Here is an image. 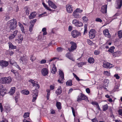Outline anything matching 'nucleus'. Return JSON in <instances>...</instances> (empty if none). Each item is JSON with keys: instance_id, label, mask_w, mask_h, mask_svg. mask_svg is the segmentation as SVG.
Returning a JSON list of instances; mask_svg holds the SVG:
<instances>
[{"instance_id": "nucleus-1", "label": "nucleus", "mask_w": 122, "mask_h": 122, "mask_svg": "<svg viewBox=\"0 0 122 122\" xmlns=\"http://www.w3.org/2000/svg\"><path fill=\"white\" fill-rule=\"evenodd\" d=\"M9 22L10 25L9 28L11 30L15 29L17 26V22L16 20L14 19L10 20Z\"/></svg>"}, {"instance_id": "nucleus-2", "label": "nucleus", "mask_w": 122, "mask_h": 122, "mask_svg": "<svg viewBox=\"0 0 122 122\" xmlns=\"http://www.w3.org/2000/svg\"><path fill=\"white\" fill-rule=\"evenodd\" d=\"M2 81V82L1 81V82H2L3 83L7 84L11 82L12 81V79L11 77L9 76L2 78L0 80V81Z\"/></svg>"}, {"instance_id": "nucleus-3", "label": "nucleus", "mask_w": 122, "mask_h": 122, "mask_svg": "<svg viewBox=\"0 0 122 122\" xmlns=\"http://www.w3.org/2000/svg\"><path fill=\"white\" fill-rule=\"evenodd\" d=\"M70 44L71 46L70 48H68V50L70 52H71L76 49L77 46L76 44L72 41H71Z\"/></svg>"}, {"instance_id": "nucleus-4", "label": "nucleus", "mask_w": 122, "mask_h": 122, "mask_svg": "<svg viewBox=\"0 0 122 122\" xmlns=\"http://www.w3.org/2000/svg\"><path fill=\"white\" fill-rule=\"evenodd\" d=\"M72 36L74 38H76L79 36H80L81 33L76 30H74L71 32Z\"/></svg>"}, {"instance_id": "nucleus-5", "label": "nucleus", "mask_w": 122, "mask_h": 122, "mask_svg": "<svg viewBox=\"0 0 122 122\" xmlns=\"http://www.w3.org/2000/svg\"><path fill=\"white\" fill-rule=\"evenodd\" d=\"M36 21V19H34L33 20H31L30 23L31 24L29 27V31L30 32H31L33 30V27Z\"/></svg>"}, {"instance_id": "nucleus-6", "label": "nucleus", "mask_w": 122, "mask_h": 122, "mask_svg": "<svg viewBox=\"0 0 122 122\" xmlns=\"http://www.w3.org/2000/svg\"><path fill=\"white\" fill-rule=\"evenodd\" d=\"M28 59L27 57L25 55L21 57L20 58V60L22 61L23 64H24L27 63Z\"/></svg>"}, {"instance_id": "nucleus-7", "label": "nucleus", "mask_w": 122, "mask_h": 122, "mask_svg": "<svg viewBox=\"0 0 122 122\" xmlns=\"http://www.w3.org/2000/svg\"><path fill=\"white\" fill-rule=\"evenodd\" d=\"M9 64L8 62L5 61H0V66L3 67H5Z\"/></svg>"}, {"instance_id": "nucleus-8", "label": "nucleus", "mask_w": 122, "mask_h": 122, "mask_svg": "<svg viewBox=\"0 0 122 122\" xmlns=\"http://www.w3.org/2000/svg\"><path fill=\"white\" fill-rule=\"evenodd\" d=\"M112 65L110 63L105 61L103 63V67L106 68H111L112 67Z\"/></svg>"}, {"instance_id": "nucleus-9", "label": "nucleus", "mask_w": 122, "mask_h": 122, "mask_svg": "<svg viewBox=\"0 0 122 122\" xmlns=\"http://www.w3.org/2000/svg\"><path fill=\"white\" fill-rule=\"evenodd\" d=\"M89 36L91 39L94 38L95 36V30L93 29L91 30L89 32Z\"/></svg>"}, {"instance_id": "nucleus-10", "label": "nucleus", "mask_w": 122, "mask_h": 122, "mask_svg": "<svg viewBox=\"0 0 122 122\" xmlns=\"http://www.w3.org/2000/svg\"><path fill=\"white\" fill-rule=\"evenodd\" d=\"M41 73L43 76H46L48 73V70L47 69L45 68L42 69L41 70Z\"/></svg>"}, {"instance_id": "nucleus-11", "label": "nucleus", "mask_w": 122, "mask_h": 122, "mask_svg": "<svg viewBox=\"0 0 122 122\" xmlns=\"http://www.w3.org/2000/svg\"><path fill=\"white\" fill-rule=\"evenodd\" d=\"M116 3L117 5L116 8L118 9H120L122 5V0H116Z\"/></svg>"}, {"instance_id": "nucleus-12", "label": "nucleus", "mask_w": 122, "mask_h": 122, "mask_svg": "<svg viewBox=\"0 0 122 122\" xmlns=\"http://www.w3.org/2000/svg\"><path fill=\"white\" fill-rule=\"evenodd\" d=\"M34 92H35V93H34V94L33 95V98L32 100L33 102H34L35 101L37 97L38 96V91L37 90H34Z\"/></svg>"}, {"instance_id": "nucleus-13", "label": "nucleus", "mask_w": 122, "mask_h": 122, "mask_svg": "<svg viewBox=\"0 0 122 122\" xmlns=\"http://www.w3.org/2000/svg\"><path fill=\"white\" fill-rule=\"evenodd\" d=\"M107 5H104L102 7L101 11L103 13H107Z\"/></svg>"}, {"instance_id": "nucleus-14", "label": "nucleus", "mask_w": 122, "mask_h": 122, "mask_svg": "<svg viewBox=\"0 0 122 122\" xmlns=\"http://www.w3.org/2000/svg\"><path fill=\"white\" fill-rule=\"evenodd\" d=\"M37 13L35 12H33L31 13L29 16V19L30 20L34 18L36 16Z\"/></svg>"}, {"instance_id": "nucleus-15", "label": "nucleus", "mask_w": 122, "mask_h": 122, "mask_svg": "<svg viewBox=\"0 0 122 122\" xmlns=\"http://www.w3.org/2000/svg\"><path fill=\"white\" fill-rule=\"evenodd\" d=\"M103 33L106 36L108 37H110V34L109 32V31L108 29H106L104 30L103 31Z\"/></svg>"}, {"instance_id": "nucleus-16", "label": "nucleus", "mask_w": 122, "mask_h": 122, "mask_svg": "<svg viewBox=\"0 0 122 122\" xmlns=\"http://www.w3.org/2000/svg\"><path fill=\"white\" fill-rule=\"evenodd\" d=\"M66 56L73 61H75V60L72 57L70 53L69 52H68L66 53Z\"/></svg>"}, {"instance_id": "nucleus-17", "label": "nucleus", "mask_w": 122, "mask_h": 122, "mask_svg": "<svg viewBox=\"0 0 122 122\" xmlns=\"http://www.w3.org/2000/svg\"><path fill=\"white\" fill-rule=\"evenodd\" d=\"M66 10L69 13H71L73 11L72 7L70 5L66 6Z\"/></svg>"}, {"instance_id": "nucleus-18", "label": "nucleus", "mask_w": 122, "mask_h": 122, "mask_svg": "<svg viewBox=\"0 0 122 122\" xmlns=\"http://www.w3.org/2000/svg\"><path fill=\"white\" fill-rule=\"evenodd\" d=\"M9 49H14L16 48V46L13 45L10 42H9Z\"/></svg>"}, {"instance_id": "nucleus-19", "label": "nucleus", "mask_w": 122, "mask_h": 122, "mask_svg": "<svg viewBox=\"0 0 122 122\" xmlns=\"http://www.w3.org/2000/svg\"><path fill=\"white\" fill-rule=\"evenodd\" d=\"M59 74L60 75V77L62 79L61 80L64 79V74L63 72L61 70H60L59 71Z\"/></svg>"}, {"instance_id": "nucleus-20", "label": "nucleus", "mask_w": 122, "mask_h": 122, "mask_svg": "<svg viewBox=\"0 0 122 122\" xmlns=\"http://www.w3.org/2000/svg\"><path fill=\"white\" fill-rule=\"evenodd\" d=\"M79 13L76 12L75 11H74L73 12V15L74 17L75 18H79L80 17V15L79 14Z\"/></svg>"}, {"instance_id": "nucleus-21", "label": "nucleus", "mask_w": 122, "mask_h": 122, "mask_svg": "<svg viewBox=\"0 0 122 122\" xmlns=\"http://www.w3.org/2000/svg\"><path fill=\"white\" fill-rule=\"evenodd\" d=\"M15 87H13L11 88L10 92H9V94L11 95H12L15 92Z\"/></svg>"}, {"instance_id": "nucleus-22", "label": "nucleus", "mask_w": 122, "mask_h": 122, "mask_svg": "<svg viewBox=\"0 0 122 122\" xmlns=\"http://www.w3.org/2000/svg\"><path fill=\"white\" fill-rule=\"evenodd\" d=\"M62 92V89L61 86H59L56 92V93L57 94H60Z\"/></svg>"}, {"instance_id": "nucleus-23", "label": "nucleus", "mask_w": 122, "mask_h": 122, "mask_svg": "<svg viewBox=\"0 0 122 122\" xmlns=\"http://www.w3.org/2000/svg\"><path fill=\"white\" fill-rule=\"evenodd\" d=\"M86 62H80L78 63L77 65L78 67H80L82 66L83 65H86Z\"/></svg>"}, {"instance_id": "nucleus-24", "label": "nucleus", "mask_w": 122, "mask_h": 122, "mask_svg": "<svg viewBox=\"0 0 122 122\" xmlns=\"http://www.w3.org/2000/svg\"><path fill=\"white\" fill-rule=\"evenodd\" d=\"M56 106L58 109L60 110L61 109V102H57L56 104Z\"/></svg>"}, {"instance_id": "nucleus-25", "label": "nucleus", "mask_w": 122, "mask_h": 122, "mask_svg": "<svg viewBox=\"0 0 122 122\" xmlns=\"http://www.w3.org/2000/svg\"><path fill=\"white\" fill-rule=\"evenodd\" d=\"M80 97L81 98V100H86L87 99V97L84 94L82 93L81 94Z\"/></svg>"}, {"instance_id": "nucleus-26", "label": "nucleus", "mask_w": 122, "mask_h": 122, "mask_svg": "<svg viewBox=\"0 0 122 122\" xmlns=\"http://www.w3.org/2000/svg\"><path fill=\"white\" fill-rule=\"evenodd\" d=\"M72 81L71 80H69L66 82V85L68 86H71L72 85Z\"/></svg>"}, {"instance_id": "nucleus-27", "label": "nucleus", "mask_w": 122, "mask_h": 122, "mask_svg": "<svg viewBox=\"0 0 122 122\" xmlns=\"http://www.w3.org/2000/svg\"><path fill=\"white\" fill-rule=\"evenodd\" d=\"M83 25L82 23L80 21H78L76 26L77 27H81Z\"/></svg>"}, {"instance_id": "nucleus-28", "label": "nucleus", "mask_w": 122, "mask_h": 122, "mask_svg": "<svg viewBox=\"0 0 122 122\" xmlns=\"http://www.w3.org/2000/svg\"><path fill=\"white\" fill-rule=\"evenodd\" d=\"M88 62L90 63H94V59L92 57L89 58L88 60Z\"/></svg>"}, {"instance_id": "nucleus-29", "label": "nucleus", "mask_w": 122, "mask_h": 122, "mask_svg": "<svg viewBox=\"0 0 122 122\" xmlns=\"http://www.w3.org/2000/svg\"><path fill=\"white\" fill-rule=\"evenodd\" d=\"M19 26L20 27L21 30L22 32L25 33V31L24 28L22 25L21 24L19 23Z\"/></svg>"}, {"instance_id": "nucleus-30", "label": "nucleus", "mask_w": 122, "mask_h": 122, "mask_svg": "<svg viewBox=\"0 0 122 122\" xmlns=\"http://www.w3.org/2000/svg\"><path fill=\"white\" fill-rule=\"evenodd\" d=\"M102 109L103 111H105L107 110L108 108V105L107 104H106L104 106H102Z\"/></svg>"}, {"instance_id": "nucleus-31", "label": "nucleus", "mask_w": 122, "mask_h": 122, "mask_svg": "<svg viewBox=\"0 0 122 122\" xmlns=\"http://www.w3.org/2000/svg\"><path fill=\"white\" fill-rule=\"evenodd\" d=\"M21 92L22 93L26 95H28L29 94V92L28 91L26 90H22L21 91Z\"/></svg>"}, {"instance_id": "nucleus-32", "label": "nucleus", "mask_w": 122, "mask_h": 122, "mask_svg": "<svg viewBox=\"0 0 122 122\" xmlns=\"http://www.w3.org/2000/svg\"><path fill=\"white\" fill-rule=\"evenodd\" d=\"M118 36L120 39L122 37V30H120L118 32Z\"/></svg>"}, {"instance_id": "nucleus-33", "label": "nucleus", "mask_w": 122, "mask_h": 122, "mask_svg": "<svg viewBox=\"0 0 122 122\" xmlns=\"http://www.w3.org/2000/svg\"><path fill=\"white\" fill-rule=\"evenodd\" d=\"M115 49V47L114 46H112L109 49L108 51L111 53H113L114 52V50Z\"/></svg>"}, {"instance_id": "nucleus-34", "label": "nucleus", "mask_w": 122, "mask_h": 122, "mask_svg": "<svg viewBox=\"0 0 122 122\" xmlns=\"http://www.w3.org/2000/svg\"><path fill=\"white\" fill-rule=\"evenodd\" d=\"M56 71L57 69L56 67L54 66L52 68V70L51 71V72L53 74H54L56 72Z\"/></svg>"}, {"instance_id": "nucleus-35", "label": "nucleus", "mask_w": 122, "mask_h": 122, "mask_svg": "<svg viewBox=\"0 0 122 122\" xmlns=\"http://www.w3.org/2000/svg\"><path fill=\"white\" fill-rule=\"evenodd\" d=\"M29 81L31 82L32 84H33L32 86L33 87L35 86L36 84V83H35V81L33 80L30 79L29 80Z\"/></svg>"}, {"instance_id": "nucleus-36", "label": "nucleus", "mask_w": 122, "mask_h": 122, "mask_svg": "<svg viewBox=\"0 0 122 122\" xmlns=\"http://www.w3.org/2000/svg\"><path fill=\"white\" fill-rule=\"evenodd\" d=\"M64 49L63 48L61 47H58L56 49L57 51L59 52L62 51Z\"/></svg>"}, {"instance_id": "nucleus-37", "label": "nucleus", "mask_w": 122, "mask_h": 122, "mask_svg": "<svg viewBox=\"0 0 122 122\" xmlns=\"http://www.w3.org/2000/svg\"><path fill=\"white\" fill-rule=\"evenodd\" d=\"M10 64L14 65H16V62L12 60H10Z\"/></svg>"}, {"instance_id": "nucleus-38", "label": "nucleus", "mask_w": 122, "mask_h": 122, "mask_svg": "<svg viewBox=\"0 0 122 122\" xmlns=\"http://www.w3.org/2000/svg\"><path fill=\"white\" fill-rule=\"evenodd\" d=\"M42 4L46 9L49 10L51 11V10L50 9L49 7H47V6L44 3H43Z\"/></svg>"}, {"instance_id": "nucleus-39", "label": "nucleus", "mask_w": 122, "mask_h": 122, "mask_svg": "<svg viewBox=\"0 0 122 122\" xmlns=\"http://www.w3.org/2000/svg\"><path fill=\"white\" fill-rule=\"evenodd\" d=\"M87 42L89 45H90L92 46L93 44H93L89 39H87Z\"/></svg>"}, {"instance_id": "nucleus-40", "label": "nucleus", "mask_w": 122, "mask_h": 122, "mask_svg": "<svg viewBox=\"0 0 122 122\" xmlns=\"http://www.w3.org/2000/svg\"><path fill=\"white\" fill-rule=\"evenodd\" d=\"M15 36L13 34H11L9 37V40H12L14 39Z\"/></svg>"}, {"instance_id": "nucleus-41", "label": "nucleus", "mask_w": 122, "mask_h": 122, "mask_svg": "<svg viewBox=\"0 0 122 122\" xmlns=\"http://www.w3.org/2000/svg\"><path fill=\"white\" fill-rule=\"evenodd\" d=\"M74 11H75L76 12L79 13H81L83 11L82 10H80V9L79 8H77Z\"/></svg>"}, {"instance_id": "nucleus-42", "label": "nucleus", "mask_w": 122, "mask_h": 122, "mask_svg": "<svg viewBox=\"0 0 122 122\" xmlns=\"http://www.w3.org/2000/svg\"><path fill=\"white\" fill-rule=\"evenodd\" d=\"M5 90H0V94L2 96H3L4 95L6 94V92L5 91Z\"/></svg>"}, {"instance_id": "nucleus-43", "label": "nucleus", "mask_w": 122, "mask_h": 122, "mask_svg": "<svg viewBox=\"0 0 122 122\" xmlns=\"http://www.w3.org/2000/svg\"><path fill=\"white\" fill-rule=\"evenodd\" d=\"M29 116V114L28 113H25L23 117L24 118H26L28 117Z\"/></svg>"}, {"instance_id": "nucleus-44", "label": "nucleus", "mask_w": 122, "mask_h": 122, "mask_svg": "<svg viewBox=\"0 0 122 122\" xmlns=\"http://www.w3.org/2000/svg\"><path fill=\"white\" fill-rule=\"evenodd\" d=\"M82 19L83 21L85 22H86L88 20L87 18L85 16L83 17Z\"/></svg>"}, {"instance_id": "nucleus-45", "label": "nucleus", "mask_w": 122, "mask_h": 122, "mask_svg": "<svg viewBox=\"0 0 122 122\" xmlns=\"http://www.w3.org/2000/svg\"><path fill=\"white\" fill-rule=\"evenodd\" d=\"M104 74L107 76H110V73L107 71H104Z\"/></svg>"}, {"instance_id": "nucleus-46", "label": "nucleus", "mask_w": 122, "mask_h": 122, "mask_svg": "<svg viewBox=\"0 0 122 122\" xmlns=\"http://www.w3.org/2000/svg\"><path fill=\"white\" fill-rule=\"evenodd\" d=\"M36 59V57L33 56H32L30 57V59L32 61H34Z\"/></svg>"}, {"instance_id": "nucleus-47", "label": "nucleus", "mask_w": 122, "mask_h": 122, "mask_svg": "<svg viewBox=\"0 0 122 122\" xmlns=\"http://www.w3.org/2000/svg\"><path fill=\"white\" fill-rule=\"evenodd\" d=\"M95 20L96 21L101 22H102V20L99 18H97Z\"/></svg>"}, {"instance_id": "nucleus-48", "label": "nucleus", "mask_w": 122, "mask_h": 122, "mask_svg": "<svg viewBox=\"0 0 122 122\" xmlns=\"http://www.w3.org/2000/svg\"><path fill=\"white\" fill-rule=\"evenodd\" d=\"M19 95H17L16 96H15V101L16 102V103L18 102V99L19 98Z\"/></svg>"}, {"instance_id": "nucleus-49", "label": "nucleus", "mask_w": 122, "mask_h": 122, "mask_svg": "<svg viewBox=\"0 0 122 122\" xmlns=\"http://www.w3.org/2000/svg\"><path fill=\"white\" fill-rule=\"evenodd\" d=\"M18 31L17 30H15L13 32V34L15 36L17 33H18Z\"/></svg>"}, {"instance_id": "nucleus-50", "label": "nucleus", "mask_w": 122, "mask_h": 122, "mask_svg": "<svg viewBox=\"0 0 122 122\" xmlns=\"http://www.w3.org/2000/svg\"><path fill=\"white\" fill-rule=\"evenodd\" d=\"M48 2L49 5L50 7H51L53 4V3L50 0H49Z\"/></svg>"}, {"instance_id": "nucleus-51", "label": "nucleus", "mask_w": 122, "mask_h": 122, "mask_svg": "<svg viewBox=\"0 0 122 122\" xmlns=\"http://www.w3.org/2000/svg\"><path fill=\"white\" fill-rule=\"evenodd\" d=\"M71 108L72 110V112L73 115L74 117L75 116V111L74 108L72 107H71Z\"/></svg>"}, {"instance_id": "nucleus-52", "label": "nucleus", "mask_w": 122, "mask_h": 122, "mask_svg": "<svg viewBox=\"0 0 122 122\" xmlns=\"http://www.w3.org/2000/svg\"><path fill=\"white\" fill-rule=\"evenodd\" d=\"M51 7L53 9H55L57 8V7L53 3V4H52Z\"/></svg>"}, {"instance_id": "nucleus-53", "label": "nucleus", "mask_w": 122, "mask_h": 122, "mask_svg": "<svg viewBox=\"0 0 122 122\" xmlns=\"http://www.w3.org/2000/svg\"><path fill=\"white\" fill-rule=\"evenodd\" d=\"M46 62V61L45 59L42 60L40 62V63L41 64H44Z\"/></svg>"}, {"instance_id": "nucleus-54", "label": "nucleus", "mask_w": 122, "mask_h": 122, "mask_svg": "<svg viewBox=\"0 0 122 122\" xmlns=\"http://www.w3.org/2000/svg\"><path fill=\"white\" fill-rule=\"evenodd\" d=\"M100 53V51L97 50H95L94 52V54L96 55H99Z\"/></svg>"}, {"instance_id": "nucleus-55", "label": "nucleus", "mask_w": 122, "mask_h": 122, "mask_svg": "<svg viewBox=\"0 0 122 122\" xmlns=\"http://www.w3.org/2000/svg\"><path fill=\"white\" fill-rule=\"evenodd\" d=\"M91 103L93 105H96V106L98 104V103L97 102L95 101L92 102Z\"/></svg>"}, {"instance_id": "nucleus-56", "label": "nucleus", "mask_w": 122, "mask_h": 122, "mask_svg": "<svg viewBox=\"0 0 122 122\" xmlns=\"http://www.w3.org/2000/svg\"><path fill=\"white\" fill-rule=\"evenodd\" d=\"M0 109L1 112H2L3 111V109L2 107V104L1 103H0Z\"/></svg>"}, {"instance_id": "nucleus-57", "label": "nucleus", "mask_w": 122, "mask_h": 122, "mask_svg": "<svg viewBox=\"0 0 122 122\" xmlns=\"http://www.w3.org/2000/svg\"><path fill=\"white\" fill-rule=\"evenodd\" d=\"M77 20H74L73 21L72 23L73 24H74L75 25H76V24L78 21Z\"/></svg>"}, {"instance_id": "nucleus-58", "label": "nucleus", "mask_w": 122, "mask_h": 122, "mask_svg": "<svg viewBox=\"0 0 122 122\" xmlns=\"http://www.w3.org/2000/svg\"><path fill=\"white\" fill-rule=\"evenodd\" d=\"M118 53L117 51L113 53L112 54L113 56L116 57L117 55V54Z\"/></svg>"}, {"instance_id": "nucleus-59", "label": "nucleus", "mask_w": 122, "mask_h": 122, "mask_svg": "<svg viewBox=\"0 0 122 122\" xmlns=\"http://www.w3.org/2000/svg\"><path fill=\"white\" fill-rule=\"evenodd\" d=\"M114 76L117 79H119L120 78V76L117 74L115 75Z\"/></svg>"}, {"instance_id": "nucleus-60", "label": "nucleus", "mask_w": 122, "mask_h": 122, "mask_svg": "<svg viewBox=\"0 0 122 122\" xmlns=\"http://www.w3.org/2000/svg\"><path fill=\"white\" fill-rule=\"evenodd\" d=\"M118 112L120 115L122 116V109H120L119 110Z\"/></svg>"}, {"instance_id": "nucleus-61", "label": "nucleus", "mask_w": 122, "mask_h": 122, "mask_svg": "<svg viewBox=\"0 0 122 122\" xmlns=\"http://www.w3.org/2000/svg\"><path fill=\"white\" fill-rule=\"evenodd\" d=\"M20 36L19 37V39L20 40V41H21L23 40V37L22 35H20Z\"/></svg>"}, {"instance_id": "nucleus-62", "label": "nucleus", "mask_w": 122, "mask_h": 122, "mask_svg": "<svg viewBox=\"0 0 122 122\" xmlns=\"http://www.w3.org/2000/svg\"><path fill=\"white\" fill-rule=\"evenodd\" d=\"M86 91L87 93H90V89L89 88H87L86 89Z\"/></svg>"}, {"instance_id": "nucleus-63", "label": "nucleus", "mask_w": 122, "mask_h": 122, "mask_svg": "<svg viewBox=\"0 0 122 122\" xmlns=\"http://www.w3.org/2000/svg\"><path fill=\"white\" fill-rule=\"evenodd\" d=\"M0 89L1 90H4V89L3 88V86L1 85H0Z\"/></svg>"}, {"instance_id": "nucleus-64", "label": "nucleus", "mask_w": 122, "mask_h": 122, "mask_svg": "<svg viewBox=\"0 0 122 122\" xmlns=\"http://www.w3.org/2000/svg\"><path fill=\"white\" fill-rule=\"evenodd\" d=\"M81 98L80 97V96H78V98L77 101L78 102H80L81 101Z\"/></svg>"}]
</instances>
